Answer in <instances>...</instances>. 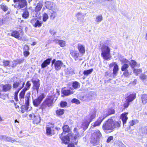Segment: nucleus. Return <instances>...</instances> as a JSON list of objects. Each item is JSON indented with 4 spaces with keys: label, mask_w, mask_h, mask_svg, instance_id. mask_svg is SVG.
Listing matches in <instances>:
<instances>
[{
    "label": "nucleus",
    "mask_w": 147,
    "mask_h": 147,
    "mask_svg": "<svg viewBox=\"0 0 147 147\" xmlns=\"http://www.w3.org/2000/svg\"><path fill=\"white\" fill-rule=\"evenodd\" d=\"M121 123V121L109 119L104 123L102 127L105 133H109L112 132L114 128L119 127Z\"/></svg>",
    "instance_id": "nucleus-1"
},
{
    "label": "nucleus",
    "mask_w": 147,
    "mask_h": 147,
    "mask_svg": "<svg viewBox=\"0 0 147 147\" xmlns=\"http://www.w3.org/2000/svg\"><path fill=\"white\" fill-rule=\"evenodd\" d=\"M102 135L99 130L94 132L92 135L90 142L93 145H97L99 143V139Z\"/></svg>",
    "instance_id": "nucleus-2"
},
{
    "label": "nucleus",
    "mask_w": 147,
    "mask_h": 147,
    "mask_svg": "<svg viewBox=\"0 0 147 147\" xmlns=\"http://www.w3.org/2000/svg\"><path fill=\"white\" fill-rule=\"evenodd\" d=\"M54 98L52 96H49L47 98L42 104L40 109H45L47 107L52 106L53 103Z\"/></svg>",
    "instance_id": "nucleus-3"
},
{
    "label": "nucleus",
    "mask_w": 147,
    "mask_h": 147,
    "mask_svg": "<svg viewBox=\"0 0 147 147\" xmlns=\"http://www.w3.org/2000/svg\"><path fill=\"white\" fill-rule=\"evenodd\" d=\"M110 49L107 46L104 45L101 48V55L104 59L108 60L111 58V56L110 53Z\"/></svg>",
    "instance_id": "nucleus-4"
},
{
    "label": "nucleus",
    "mask_w": 147,
    "mask_h": 147,
    "mask_svg": "<svg viewBox=\"0 0 147 147\" xmlns=\"http://www.w3.org/2000/svg\"><path fill=\"white\" fill-rule=\"evenodd\" d=\"M12 80L13 83V86L14 88H19L18 89L20 90L23 87L25 84L24 82L21 81L16 77H13Z\"/></svg>",
    "instance_id": "nucleus-5"
},
{
    "label": "nucleus",
    "mask_w": 147,
    "mask_h": 147,
    "mask_svg": "<svg viewBox=\"0 0 147 147\" xmlns=\"http://www.w3.org/2000/svg\"><path fill=\"white\" fill-rule=\"evenodd\" d=\"M45 4L46 7L53 12H56L58 11L57 6L53 2L47 1L45 2Z\"/></svg>",
    "instance_id": "nucleus-6"
},
{
    "label": "nucleus",
    "mask_w": 147,
    "mask_h": 147,
    "mask_svg": "<svg viewBox=\"0 0 147 147\" xmlns=\"http://www.w3.org/2000/svg\"><path fill=\"white\" fill-rule=\"evenodd\" d=\"M70 54L76 61H79L82 60V55L77 51H71Z\"/></svg>",
    "instance_id": "nucleus-7"
},
{
    "label": "nucleus",
    "mask_w": 147,
    "mask_h": 147,
    "mask_svg": "<svg viewBox=\"0 0 147 147\" xmlns=\"http://www.w3.org/2000/svg\"><path fill=\"white\" fill-rule=\"evenodd\" d=\"M52 62V65L54 64L55 69L56 70H60L63 65V63L61 61L58 60L56 61L55 59H53Z\"/></svg>",
    "instance_id": "nucleus-8"
},
{
    "label": "nucleus",
    "mask_w": 147,
    "mask_h": 147,
    "mask_svg": "<svg viewBox=\"0 0 147 147\" xmlns=\"http://www.w3.org/2000/svg\"><path fill=\"white\" fill-rule=\"evenodd\" d=\"M45 97V95L44 93L42 94L36 99L33 100V102L34 105L35 107H38Z\"/></svg>",
    "instance_id": "nucleus-9"
},
{
    "label": "nucleus",
    "mask_w": 147,
    "mask_h": 147,
    "mask_svg": "<svg viewBox=\"0 0 147 147\" xmlns=\"http://www.w3.org/2000/svg\"><path fill=\"white\" fill-rule=\"evenodd\" d=\"M29 117L33 120V122L34 124H37L40 121V117L38 115H36L34 113H32L30 114Z\"/></svg>",
    "instance_id": "nucleus-10"
},
{
    "label": "nucleus",
    "mask_w": 147,
    "mask_h": 147,
    "mask_svg": "<svg viewBox=\"0 0 147 147\" xmlns=\"http://www.w3.org/2000/svg\"><path fill=\"white\" fill-rule=\"evenodd\" d=\"M96 113L95 111H93L87 117L86 119L88 120V121L85 124L86 127H87L88 126L90 123L92 121V120L94 119L96 116Z\"/></svg>",
    "instance_id": "nucleus-11"
},
{
    "label": "nucleus",
    "mask_w": 147,
    "mask_h": 147,
    "mask_svg": "<svg viewBox=\"0 0 147 147\" xmlns=\"http://www.w3.org/2000/svg\"><path fill=\"white\" fill-rule=\"evenodd\" d=\"M14 2L18 3V7L21 8L26 9L27 7L26 2L25 0H14Z\"/></svg>",
    "instance_id": "nucleus-12"
},
{
    "label": "nucleus",
    "mask_w": 147,
    "mask_h": 147,
    "mask_svg": "<svg viewBox=\"0 0 147 147\" xmlns=\"http://www.w3.org/2000/svg\"><path fill=\"white\" fill-rule=\"evenodd\" d=\"M39 80L38 79H33L32 80V82L33 84V89L36 90L37 93L38 92L39 88L40 86Z\"/></svg>",
    "instance_id": "nucleus-13"
},
{
    "label": "nucleus",
    "mask_w": 147,
    "mask_h": 147,
    "mask_svg": "<svg viewBox=\"0 0 147 147\" xmlns=\"http://www.w3.org/2000/svg\"><path fill=\"white\" fill-rule=\"evenodd\" d=\"M105 118L104 116L99 117L96 121L92 124L91 128H93L95 127L99 126L103 120Z\"/></svg>",
    "instance_id": "nucleus-14"
},
{
    "label": "nucleus",
    "mask_w": 147,
    "mask_h": 147,
    "mask_svg": "<svg viewBox=\"0 0 147 147\" xmlns=\"http://www.w3.org/2000/svg\"><path fill=\"white\" fill-rule=\"evenodd\" d=\"M31 22L32 24L34 25L35 27H39L41 26L42 22H40L38 20H36V19H33L31 20Z\"/></svg>",
    "instance_id": "nucleus-15"
},
{
    "label": "nucleus",
    "mask_w": 147,
    "mask_h": 147,
    "mask_svg": "<svg viewBox=\"0 0 147 147\" xmlns=\"http://www.w3.org/2000/svg\"><path fill=\"white\" fill-rule=\"evenodd\" d=\"M53 41L55 43L59 44L61 47H63L65 46L66 42L63 40L55 39L53 40Z\"/></svg>",
    "instance_id": "nucleus-16"
},
{
    "label": "nucleus",
    "mask_w": 147,
    "mask_h": 147,
    "mask_svg": "<svg viewBox=\"0 0 147 147\" xmlns=\"http://www.w3.org/2000/svg\"><path fill=\"white\" fill-rule=\"evenodd\" d=\"M1 86L3 88V91L4 92L10 91L12 87L11 85L9 84L2 85Z\"/></svg>",
    "instance_id": "nucleus-17"
},
{
    "label": "nucleus",
    "mask_w": 147,
    "mask_h": 147,
    "mask_svg": "<svg viewBox=\"0 0 147 147\" xmlns=\"http://www.w3.org/2000/svg\"><path fill=\"white\" fill-rule=\"evenodd\" d=\"M127 113H124L121 115L120 119L122 121L123 125L126 123V121L128 119V117H127Z\"/></svg>",
    "instance_id": "nucleus-18"
},
{
    "label": "nucleus",
    "mask_w": 147,
    "mask_h": 147,
    "mask_svg": "<svg viewBox=\"0 0 147 147\" xmlns=\"http://www.w3.org/2000/svg\"><path fill=\"white\" fill-rule=\"evenodd\" d=\"M78 48L80 53L83 55L85 52V47L82 44L79 43L78 45Z\"/></svg>",
    "instance_id": "nucleus-19"
},
{
    "label": "nucleus",
    "mask_w": 147,
    "mask_h": 147,
    "mask_svg": "<svg viewBox=\"0 0 147 147\" xmlns=\"http://www.w3.org/2000/svg\"><path fill=\"white\" fill-rule=\"evenodd\" d=\"M51 60V58H48L45 60L41 65V67L42 68H44L49 65Z\"/></svg>",
    "instance_id": "nucleus-20"
},
{
    "label": "nucleus",
    "mask_w": 147,
    "mask_h": 147,
    "mask_svg": "<svg viewBox=\"0 0 147 147\" xmlns=\"http://www.w3.org/2000/svg\"><path fill=\"white\" fill-rule=\"evenodd\" d=\"M88 121V120L86 119H85L83 123H78L77 125V126L79 128V129L82 127L83 128L84 130H85L88 127V126L87 127H86L85 126V124Z\"/></svg>",
    "instance_id": "nucleus-21"
},
{
    "label": "nucleus",
    "mask_w": 147,
    "mask_h": 147,
    "mask_svg": "<svg viewBox=\"0 0 147 147\" xmlns=\"http://www.w3.org/2000/svg\"><path fill=\"white\" fill-rule=\"evenodd\" d=\"M63 95L62 96H69L74 93L73 92L69 90H63L61 91Z\"/></svg>",
    "instance_id": "nucleus-22"
},
{
    "label": "nucleus",
    "mask_w": 147,
    "mask_h": 147,
    "mask_svg": "<svg viewBox=\"0 0 147 147\" xmlns=\"http://www.w3.org/2000/svg\"><path fill=\"white\" fill-rule=\"evenodd\" d=\"M3 65L5 67H13V64L12 61H3Z\"/></svg>",
    "instance_id": "nucleus-23"
},
{
    "label": "nucleus",
    "mask_w": 147,
    "mask_h": 147,
    "mask_svg": "<svg viewBox=\"0 0 147 147\" xmlns=\"http://www.w3.org/2000/svg\"><path fill=\"white\" fill-rule=\"evenodd\" d=\"M78 130V129L77 128H75L74 129V140L78 139L79 138L80 135Z\"/></svg>",
    "instance_id": "nucleus-24"
},
{
    "label": "nucleus",
    "mask_w": 147,
    "mask_h": 147,
    "mask_svg": "<svg viewBox=\"0 0 147 147\" xmlns=\"http://www.w3.org/2000/svg\"><path fill=\"white\" fill-rule=\"evenodd\" d=\"M30 99V93H28L26 94L25 97V104L26 106H28L29 105V101Z\"/></svg>",
    "instance_id": "nucleus-25"
},
{
    "label": "nucleus",
    "mask_w": 147,
    "mask_h": 147,
    "mask_svg": "<svg viewBox=\"0 0 147 147\" xmlns=\"http://www.w3.org/2000/svg\"><path fill=\"white\" fill-rule=\"evenodd\" d=\"M60 138L61 139L62 142L65 144L68 143L69 141V138L68 136H66L61 137V136H60Z\"/></svg>",
    "instance_id": "nucleus-26"
},
{
    "label": "nucleus",
    "mask_w": 147,
    "mask_h": 147,
    "mask_svg": "<svg viewBox=\"0 0 147 147\" xmlns=\"http://www.w3.org/2000/svg\"><path fill=\"white\" fill-rule=\"evenodd\" d=\"M140 79L145 84H147V76L144 74H142L140 76Z\"/></svg>",
    "instance_id": "nucleus-27"
},
{
    "label": "nucleus",
    "mask_w": 147,
    "mask_h": 147,
    "mask_svg": "<svg viewBox=\"0 0 147 147\" xmlns=\"http://www.w3.org/2000/svg\"><path fill=\"white\" fill-rule=\"evenodd\" d=\"M130 64L131 67L132 68H134L136 66L139 67L140 66V64H137L136 62L134 60H131V62H129Z\"/></svg>",
    "instance_id": "nucleus-28"
},
{
    "label": "nucleus",
    "mask_w": 147,
    "mask_h": 147,
    "mask_svg": "<svg viewBox=\"0 0 147 147\" xmlns=\"http://www.w3.org/2000/svg\"><path fill=\"white\" fill-rule=\"evenodd\" d=\"M43 5L42 2L40 1L37 4V5L35 7V11L37 12L40 10L42 7Z\"/></svg>",
    "instance_id": "nucleus-29"
},
{
    "label": "nucleus",
    "mask_w": 147,
    "mask_h": 147,
    "mask_svg": "<svg viewBox=\"0 0 147 147\" xmlns=\"http://www.w3.org/2000/svg\"><path fill=\"white\" fill-rule=\"evenodd\" d=\"M141 100L143 104H146L147 103V94L142 95L141 97Z\"/></svg>",
    "instance_id": "nucleus-30"
},
{
    "label": "nucleus",
    "mask_w": 147,
    "mask_h": 147,
    "mask_svg": "<svg viewBox=\"0 0 147 147\" xmlns=\"http://www.w3.org/2000/svg\"><path fill=\"white\" fill-rule=\"evenodd\" d=\"M76 17L78 20L81 21H82L84 20V17L83 14L80 12H78L77 14Z\"/></svg>",
    "instance_id": "nucleus-31"
},
{
    "label": "nucleus",
    "mask_w": 147,
    "mask_h": 147,
    "mask_svg": "<svg viewBox=\"0 0 147 147\" xmlns=\"http://www.w3.org/2000/svg\"><path fill=\"white\" fill-rule=\"evenodd\" d=\"M135 98L136 94H133L128 96L126 99L129 102H131L134 100Z\"/></svg>",
    "instance_id": "nucleus-32"
},
{
    "label": "nucleus",
    "mask_w": 147,
    "mask_h": 147,
    "mask_svg": "<svg viewBox=\"0 0 147 147\" xmlns=\"http://www.w3.org/2000/svg\"><path fill=\"white\" fill-rule=\"evenodd\" d=\"M103 20V17L101 15H99L96 16L95 21L97 23H98L101 22Z\"/></svg>",
    "instance_id": "nucleus-33"
},
{
    "label": "nucleus",
    "mask_w": 147,
    "mask_h": 147,
    "mask_svg": "<svg viewBox=\"0 0 147 147\" xmlns=\"http://www.w3.org/2000/svg\"><path fill=\"white\" fill-rule=\"evenodd\" d=\"M24 61V59H18L14 60L13 62V67L16 66L18 64H20L23 63Z\"/></svg>",
    "instance_id": "nucleus-34"
},
{
    "label": "nucleus",
    "mask_w": 147,
    "mask_h": 147,
    "mask_svg": "<svg viewBox=\"0 0 147 147\" xmlns=\"http://www.w3.org/2000/svg\"><path fill=\"white\" fill-rule=\"evenodd\" d=\"M20 34L18 32L16 31H15L13 32L11 34V36L15 37V38L20 40L21 38H19Z\"/></svg>",
    "instance_id": "nucleus-35"
},
{
    "label": "nucleus",
    "mask_w": 147,
    "mask_h": 147,
    "mask_svg": "<svg viewBox=\"0 0 147 147\" xmlns=\"http://www.w3.org/2000/svg\"><path fill=\"white\" fill-rule=\"evenodd\" d=\"M51 128H53V127L51 126H48L46 127V134L47 136H52V135Z\"/></svg>",
    "instance_id": "nucleus-36"
},
{
    "label": "nucleus",
    "mask_w": 147,
    "mask_h": 147,
    "mask_svg": "<svg viewBox=\"0 0 147 147\" xmlns=\"http://www.w3.org/2000/svg\"><path fill=\"white\" fill-rule=\"evenodd\" d=\"M80 87V83L77 82L75 81L72 84V87L74 89H77L79 88Z\"/></svg>",
    "instance_id": "nucleus-37"
},
{
    "label": "nucleus",
    "mask_w": 147,
    "mask_h": 147,
    "mask_svg": "<svg viewBox=\"0 0 147 147\" xmlns=\"http://www.w3.org/2000/svg\"><path fill=\"white\" fill-rule=\"evenodd\" d=\"M26 91L23 89L20 92L19 94V98L21 100H22L24 99L25 92Z\"/></svg>",
    "instance_id": "nucleus-38"
},
{
    "label": "nucleus",
    "mask_w": 147,
    "mask_h": 147,
    "mask_svg": "<svg viewBox=\"0 0 147 147\" xmlns=\"http://www.w3.org/2000/svg\"><path fill=\"white\" fill-rule=\"evenodd\" d=\"M62 128L63 129V132L61 134V135L63 134V132H68L70 130L69 127L67 125L64 126Z\"/></svg>",
    "instance_id": "nucleus-39"
},
{
    "label": "nucleus",
    "mask_w": 147,
    "mask_h": 147,
    "mask_svg": "<svg viewBox=\"0 0 147 147\" xmlns=\"http://www.w3.org/2000/svg\"><path fill=\"white\" fill-rule=\"evenodd\" d=\"M64 113V110L62 109H59L56 111V113L57 115H61Z\"/></svg>",
    "instance_id": "nucleus-40"
},
{
    "label": "nucleus",
    "mask_w": 147,
    "mask_h": 147,
    "mask_svg": "<svg viewBox=\"0 0 147 147\" xmlns=\"http://www.w3.org/2000/svg\"><path fill=\"white\" fill-rule=\"evenodd\" d=\"M3 139L5 141L10 142H13L15 141V140L10 137H7L6 136H4L3 137Z\"/></svg>",
    "instance_id": "nucleus-41"
},
{
    "label": "nucleus",
    "mask_w": 147,
    "mask_h": 147,
    "mask_svg": "<svg viewBox=\"0 0 147 147\" xmlns=\"http://www.w3.org/2000/svg\"><path fill=\"white\" fill-rule=\"evenodd\" d=\"M118 69L119 68L118 65H115L113 70V74L116 75L118 72Z\"/></svg>",
    "instance_id": "nucleus-42"
},
{
    "label": "nucleus",
    "mask_w": 147,
    "mask_h": 147,
    "mask_svg": "<svg viewBox=\"0 0 147 147\" xmlns=\"http://www.w3.org/2000/svg\"><path fill=\"white\" fill-rule=\"evenodd\" d=\"M114 113L115 111L113 109H110L108 110L107 113L106 114V115L104 117H105V118L106 117L110 115L114 114Z\"/></svg>",
    "instance_id": "nucleus-43"
},
{
    "label": "nucleus",
    "mask_w": 147,
    "mask_h": 147,
    "mask_svg": "<svg viewBox=\"0 0 147 147\" xmlns=\"http://www.w3.org/2000/svg\"><path fill=\"white\" fill-rule=\"evenodd\" d=\"M31 86V84L29 81H27L26 84V86L25 88L23 89L25 91H26L29 90Z\"/></svg>",
    "instance_id": "nucleus-44"
},
{
    "label": "nucleus",
    "mask_w": 147,
    "mask_h": 147,
    "mask_svg": "<svg viewBox=\"0 0 147 147\" xmlns=\"http://www.w3.org/2000/svg\"><path fill=\"white\" fill-rule=\"evenodd\" d=\"M1 8L4 11H6L8 9V7L7 6L3 3H2L0 5Z\"/></svg>",
    "instance_id": "nucleus-45"
},
{
    "label": "nucleus",
    "mask_w": 147,
    "mask_h": 147,
    "mask_svg": "<svg viewBox=\"0 0 147 147\" xmlns=\"http://www.w3.org/2000/svg\"><path fill=\"white\" fill-rule=\"evenodd\" d=\"M74 70L71 67H69L65 71L67 74H72L74 73Z\"/></svg>",
    "instance_id": "nucleus-46"
},
{
    "label": "nucleus",
    "mask_w": 147,
    "mask_h": 147,
    "mask_svg": "<svg viewBox=\"0 0 147 147\" xmlns=\"http://www.w3.org/2000/svg\"><path fill=\"white\" fill-rule=\"evenodd\" d=\"M142 71V69H134L133 71L135 74L137 76L138 74L141 73Z\"/></svg>",
    "instance_id": "nucleus-47"
},
{
    "label": "nucleus",
    "mask_w": 147,
    "mask_h": 147,
    "mask_svg": "<svg viewBox=\"0 0 147 147\" xmlns=\"http://www.w3.org/2000/svg\"><path fill=\"white\" fill-rule=\"evenodd\" d=\"M93 71V69H88L87 70H85L84 71L83 74L84 75L90 74Z\"/></svg>",
    "instance_id": "nucleus-48"
},
{
    "label": "nucleus",
    "mask_w": 147,
    "mask_h": 147,
    "mask_svg": "<svg viewBox=\"0 0 147 147\" xmlns=\"http://www.w3.org/2000/svg\"><path fill=\"white\" fill-rule=\"evenodd\" d=\"M49 16L46 13H44L42 16V20L43 22H46L48 19Z\"/></svg>",
    "instance_id": "nucleus-49"
},
{
    "label": "nucleus",
    "mask_w": 147,
    "mask_h": 147,
    "mask_svg": "<svg viewBox=\"0 0 147 147\" xmlns=\"http://www.w3.org/2000/svg\"><path fill=\"white\" fill-rule=\"evenodd\" d=\"M29 16V13L27 11H24L22 14V17L25 18H27Z\"/></svg>",
    "instance_id": "nucleus-50"
},
{
    "label": "nucleus",
    "mask_w": 147,
    "mask_h": 147,
    "mask_svg": "<svg viewBox=\"0 0 147 147\" xmlns=\"http://www.w3.org/2000/svg\"><path fill=\"white\" fill-rule=\"evenodd\" d=\"M129 67V65L128 64L125 63L122 66L121 68V70L122 71H124L125 70H127V69Z\"/></svg>",
    "instance_id": "nucleus-51"
},
{
    "label": "nucleus",
    "mask_w": 147,
    "mask_h": 147,
    "mask_svg": "<svg viewBox=\"0 0 147 147\" xmlns=\"http://www.w3.org/2000/svg\"><path fill=\"white\" fill-rule=\"evenodd\" d=\"M138 122V120H132L129 122V124L130 125L133 126Z\"/></svg>",
    "instance_id": "nucleus-52"
},
{
    "label": "nucleus",
    "mask_w": 147,
    "mask_h": 147,
    "mask_svg": "<svg viewBox=\"0 0 147 147\" xmlns=\"http://www.w3.org/2000/svg\"><path fill=\"white\" fill-rule=\"evenodd\" d=\"M56 12H53L51 13V15H50V18L51 19L53 20L57 16Z\"/></svg>",
    "instance_id": "nucleus-53"
},
{
    "label": "nucleus",
    "mask_w": 147,
    "mask_h": 147,
    "mask_svg": "<svg viewBox=\"0 0 147 147\" xmlns=\"http://www.w3.org/2000/svg\"><path fill=\"white\" fill-rule=\"evenodd\" d=\"M60 105L62 107H64L67 105V103L65 101H61V102Z\"/></svg>",
    "instance_id": "nucleus-54"
},
{
    "label": "nucleus",
    "mask_w": 147,
    "mask_h": 147,
    "mask_svg": "<svg viewBox=\"0 0 147 147\" xmlns=\"http://www.w3.org/2000/svg\"><path fill=\"white\" fill-rule=\"evenodd\" d=\"M130 102L126 99V101L125 102L123 105L124 108H127L128 107Z\"/></svg>",
    "instance_id": "nucleus-55"
},
{
    "label": "nucleus",
    "mask_w": 147,
    "mask_h": 147,
    "mask_svg": "<svg viewBox=\"0 0 147 147\" xmlns=\"http://www.w3.org/2000/svg\"><path fill=\"white\" fill-rule=\"evenodd\" d=\"M71 102L72 103H75L78 104H79L80 103V102L79 100L76 98L73 99L71 100Z\"/></svg>",
    "instance_id": "nucleus-56"
},
{
    "label": "nucleus",
    "mask_w": 147,
    "mask_h": 147,
    "mask_svg": "<svg viewBox=\"0 0 147 147\" xmlns=\"http://www.w3.org/2000/svg\"><path fill=\"white\" fill-rule=\"evenodd\" d=\"M120 60L121 62H122L123 63H128L129 62V61L126 59L125 58H123L120 59Z\"/></svg>",
    "instance_id": "nucleus-57"
},
{
    "label": "nucleus",
    "mask_w": 147,
    "mask_h": 147,
    "mask_svg": "<svg viewBox=\"0 0 147 147\" xmlns=\"http://www.w3.org/2000/svg\"><path fill=\"white\" fill-rule=\"evenodd\" d=\"M123 73V75L126 77H127L129 75L128 71V70H125Z\"/></svg>",
    "instance_id": "nucleus-58"
},
{
    "label": "nucleus",
    "mask_w": 147,
    "mask_h": 147,
    "mask_svg": "<svg viewBox=\"0 0 147 147\" xmlns=\"http://www.w3.org/2000/svg\"><path fill=\"white\" fill-rule=\"evenodd\" d=\"M113 137L112 136L109 137L107 140V142L108 143L110 142L111 140H112Z\"/></svg>",
    "instance_id": "nucleus-59"
},
{
    "label": "nucleus",
    "mask_w": 147,
    "mask_h": 147,
    "mask_svg": "<svg viewBox=\"0 0 147 147\" xmlns=\"http://www.w3.org/2000/svg\"><path fill=\"white\" fill-rule=\"evenodd\" d=\"M3 91V88L1 87V85L0 86V98H2V94H1L2 92Z\"/></svg>",
    "instance_id": "nucleus-60"
},
{
    "label": "nucleus",
    "mask_w": 147,
    "mask_h": 147,
    "mask_svg": "<svg viewBox=\"0 0 147 147\" xmlns=\"http://www.w3.org/2000/svg\"><path fill=\"white\" fill-rule=\"evenodd\" d=\"M119 147H126V146L122 142H120L119 144Z\"/></svg>",
    "instance_id": "nucleus-61"
},
{
    "label": "nucleus",
    "mask_w": 147,
    "mask_h": 147,
    "mask_svg": "<svg viewBox=\"0 0 147 147\" xmlns=\"http://www.w3.org/2000/svg\"><path fill=\"white\" fill-rule=\"evenodd\" d=\"M29 54L30 53L28 51H25L24 52V55L25 57H27L29 55Z\"/></svg>",
    "instance_id": "nucleus-62"
},
{
    "label": "nucleus",
    "mask_w": 147,
    "mask_h": 147,
    "mask_svg": "<svg viewBox=\"0 0 147 147\" xmlns=\"http://www.w3.org/2000/svg\"><path fill=\"white\" fill-rule=\"evenodd\" d=\"M116 65V64H115V63H112L110 64L109 67H111L113 66H114V67L115 65Z\"/></svg>",
    "instance_id": "nucleus-63"
},
{
    "label": "nucleus",
    "mask_w": 147,
    "mask_h": 147,
    "mask_svg": "<svg viewBox=\"0 0 147 147\" xmlns=\"http://www.w3.org/2000/svg\"><path fill=\"white\" fill-rule=\"evenodd\" d=\"M74 145L73 143H71L69 144L68 147H74Z\"/></svg>",
    "instance_id": "nucleus-64"
}]
</instances>
